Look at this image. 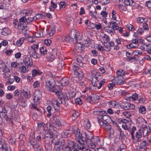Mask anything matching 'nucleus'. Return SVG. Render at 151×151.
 <instances>
[{"label": "nucleus", "instance_id": "09e8293b", "mask_svg": "<svg viewBox=\"0 0 151 151\" xmlns=\"http://www.w3.org/2000/svg\"><path fill=\"white\" fill-rule=\"evenodd\" d=\"M104 43H106L110 40V38L109 36L106 35L104 34L102 37Z\"/></svg>", "mask_w": 151, "mask_h": 151}, {"label": "nucleus", "instance_id": "6ab92c4d", "mask_svg": "<svg viewBox=\"0 0 151 151\" xmlns=\"http://www.w3.org/2000/svg\"><path fill=\"white\" fill-rule=\"evenodd\" d=\"M140 129L143 137H145L147 135L150 133L151 131L150 128L149 127H147L145 128H141Z\"/></svg>", "mask_w": 151, "mask_h": 151}, {"label": "nucleus", "instance_id": "c756f323", "mask_svg": "<svg viewBox=\"0 0 151 151\" xmlns=\"http://www.w3.org/2000/svg\"><path fill=\"white\" fill-rule=\"evenodd\" d=\"M83 124V127L86 129L90 128L91 126L90 121L88 119H86V120H84Z\"/></svg>", "mask_w": 151, "mask_h": 151}, {"label": "nucleus", "instance_id": "4be33fe9", "mask_svg": "<svg viewBox=\"0 0 151 151\" xmlns=\"http://www.w3.org/2000/svg\"><path fill=\"white\" fill-rule=\"evenodd\" d=\"M115 81L117 84L122 85L125 83L123 77H116L115 78Z\"/></svg>", "mask_w": 151, "mask_h": 151}, {"label": "nucleus", "instance_id": "2eb2a0df", "mask_svg": "<svg viewBox=\"0 0 151 151\" xmlns=\"http://www.w3.org/2000/svg\"><path fill=\"white\" fill-rule=\"evenodd\" d=\"M24 62L25 65L28 67H30L33 64L32 58L31 56L27 55L25 56L24 60Z\"/></svg>", "mask_w": 151, "mask_h": 151}, {"label": "nucleus", "instance_id": "338daca9", "mask_svg": "<svg viewBox=\"0 0 151 151\" xmlns=\"http://www.w3.org/2000/svg\"><path fill=\"white\" fill-rule=\"evenodd\" d=\"M122 114L127 118H129L131 116L130 113L128 111H125L122 112Z\"/></svg>", "mask_w": 151, "mask_h": 151}, {"label": "nucleus", "instance_id": "72a5a7b5", "mask_svg": "<svg viewBox=\"0 0 151 151\" xmlns=\"http://www.w3.org/2000/svg\"><path fill=\"white\" fill-rule=\"evenodd\" d=\"M79 116V113L76 111H73L72 112V118L73 120H75Z\"/></svg>", "mask_w": 151, "mask_h": 151}, {"label": "nucleus", "instance_id": "6e6552de", "mask_svg": "<svg viewBox=\"0 0 151 151\" xmlns=\"http://www.w3.org/2000/svg\"><path fill=\"white\" fill-rule=\"evenodd\" d=\"M52 141L54 143L55 149L59 151H60L63 149V146H64V142H60L57 137L52 139Z\"/></svg>", "mask_w": 151, "mask_h": 151}, {"label": "nucleus", "instance_id": "c9c22d12", "mask_svg": "<svg viewBox=\"0 0 151 151\" xmlns=\"http://www.w3.org/2000/svg\"><path fill=\"white\" fill-rule=\"evenodd\" d=\"M74 133L75 134V139L76 141L77 140H80V139H81L82 140V133L81 134L78 130L76 132V133Z\"/></svg>", "mask_w": 151, "mask_h": 151}, {"label": "nucleus", "instance_id": "423d86ee", "mask_svg": "<svg viewBox=\"0 0 151 151\" xmlns=\"http://www.w3.org/2000/svg\"><path fill=\"white\" fill-rule=\"evenodd\" d=\"M64 148L67 151H74L75 144V142L70 140H68L64 142Z\"/></svg>", "mask_w": 151, "mask_h": 151}, {"label": "nucleus", "instance_id": "0eeeda50", "mask_svg": "<svg viewBox=\"0 0 151 151\" xmlns=\"http://www.w3.org/2000/svg\"><path fill=\"white\" fill-rule=\"evenodd\" d=\"M93 136V133L91 132L86 131V132H82V141H84L86 142L92 140Z\"/></svg>", "mask_w": 151, "mask_h": 151}, {"label": "nucleus", "instance_id": "58836bf2", "mask_svg": "<svg viewBox=\"0 0 151 151\" xmlns=\"http://www.w3.org/2000/svg\"><path fill=\"white\" fill-rule=\"evenodd\" d=\"M48 112L47 114V116L49 118L51 116L52 113L53 112V109L50 106H48L46 108Z\"/></svg>", "mask_w": 151, "mask_h": 151}, {"label": "nucleus", "instance_id": "49530a36", "mask_svg": "<svg viewBox=\"0 0 151 151\" xmlns=\"http://www.w3.org/2000/svg\"><path fill=\"white\" fill-rule=\"evenodd\" d=\"M138 111L139 113L142 114H145L146 111V108L144 106H141L139 108Z\"/></svg>", "mask_w": 151, "mask_h": 151}, {"label": "nucleus", "instance_id": "4468645a", "mask_svg": "<svg viewBox=\"0 0 151 151\" xmlns=\"http://www.w3.org/2000/svg\"><path fill=\"white\" fill-rule=\"evenodd\" d=\"M52 51L49 52V55L48 56L49 60L50 62L53 61L56 56L57 52V50L54 48L52 50Z\"/></svg>", "mask_w": 151, "mask_h": 151}, {"label": "nucleus", "instance_id": "052dcab7", "mask_svg": "<svg viewBox=\"0 0 151 151\" xmlns=\"http://www.w3.org/2000/svg\"><path fill=\"white\" fill-rule=\"evenodd\" d=\"M132 43L136 47H138L139 45L138 40L137 37H135L134 39H133Z\"/></svg>", "mask_w": 151, "mask_h": 151}, {"label": "nucleus", "instance_id": "4c0bfd02", "mask_svg": "<svg viewBox=\"0 0 151 151\" xmlns=\"http://www.w3.org/2000/svg\"><path fill=\"white\" fill-rule=\"evenodd\" d=\"M105 31L109 33L114 34L115 32L111 26L106 27L105 28Z\"/></svg>", "mask_w": 151, "mask_h": 151}, {"label": "nucleus", "instance_id": "20e7f679", "mask_svg": "<svg viewBox=\"0 0 151 151\" xmlns=\"http://www.w3.org/2000/svg\"><path fill=\"white\" fill-rule=\"evenodd\" d=\"M72 68L75 75L79 80H81L84 76L82 70L75 63L73 64Z\"/></svg>", "mask_w": 151, "mask_h": 151}, {"label": "nucleus", "instance_id": "c85d7f7f", "mask_svg": "<svg viewBox=\"0 0 151 151\" xmlns=\"http://www.w3.org/2000/svg\"><path fill=\"white\" fill-rule=\"evenodd\" d=\"M32 73L33 77H34L37 76H40L42 74V72L40 70L36 69L33 70Z\"/></svg>", "mask_w": 151, "mask_h": 151}, {"label": "nucleus", "instance_id": "39448f33", "mask_svg": "<svg viewBox=\"0 0 151 151\" xmlns=\"http://www.w3.org/2000/svg\"><path fill=\"white\" fill-rule=\"evenodd\" d=\"M85 58V56H83L80 55H78L76 57V62H74L73 64L75 63L76 65L82 67L84 70H86V67L85 65L86 64L84 63Z\"/></svg>", "mask_w": 151, "mask_h": 151}, {"label": "nucleus", "instance_id": "cd10ccee", "mask_svg": "<svg viewBox=\"0 0 151 151\" xmlns=\"http://www.w3.org/2000/svg\"><path fill=\"white\" fill-rule=\"evenodd\" d=\"M70 130H64L61 133V135L63 137L67 138L70 136Z\"/></svg>", "mask_w": 151, "mask_h": 151}, {"label": "nucleus", "instance_id": "9b49d317", "mask_svg": "<svg viewBox=\"0 0 151 151\" xmlns=\"http://www.w3.org/2000/svg\"><path fill=\"white\" fill-rule=\"evenodd\" d=\"M119 106L120 107L125 110L129 109H133L135 108V106L133 104H131L127 102H123L121 103H120Z\"/></svg>", "mask_w": 151, "mask_h": 151}, {"label": "nucleus", "instance_id": "864d4df0", "mask_svg": "<svg viewBox=\"0 0 151 151\" xmlns=\"http://www.w3.org/2000/svg\"><path fill=\"white\" fill-rule=\"evenodd\" d=\"M91 24L93 25V27H92V29L96 28L97 30H99L101 28L102 26L101 24L100 23H98L96 24L92 23Z\"/></svg>", "mask_w": 151, "mask_h": 151}, {"label": "nucleus", "instance_id": "de8ad7c7", "mask_svg": "<svg viewBox=\"0 0 151 151\" xmlns=\"http://www.w3.org/2000/svg\"><path fill=\"white\" fill-rule=\"evenodd\" d=\"M6 141L1 135H0V148L6 145Z\"/></svg>", "mask_w": 151, "mask_h": 151}, {"label": "nucleus", "instance_id": "6e6d98bb", "mask_svg": "<svg viewBox=\"0 0 151 151\" xmlns=\"http://www.w3.org/2000/svg\"><path fill=\"white\" fill-rule=\"evenodd\" d=\"M1 151H11V150L8 145H5L1 148Z\"/></svg>", "mask_w": 151, "mask_h": 151}, {"label": "nucleus", "instance_id": "69168bd1", "mask_svg": "<svg viewBox=\"0 0 151 151\" xmlns=\"http://www.w3.org/2000/svg\"><path fill=\"white\" fill-rule=\"evenodd\" d=\"M98 122L101 127L104 128L106 124V123L104 122V121L98 119Z\"/></svg>", "mask_w": 151, "mask_h": 151}, {"label": "nucleus", "instance_id": "393cba45", "mask_svg": "<svg viewBox=\"0 0 151 151\" xmlns=\"http://www.w3.org/2000/svg\"><path fill=\"white\" fill-rule=\"evenodd\" d=\"M149 145L148 142L144 140L140 142L139 145V147L141 149L145 150L147 149V147Z\"/></svg>", "mask_w": 151, "mask_h": 151}, {"label": "nucleus", "instance_id": "bf43d9fd", "mask_svg": "<svg viewBox=\"0 0 151 151\" xmlns=\"http://www.w3.org/2000/svg\"><path fill=\"white\" fill-rule=\"evenodd\" d=\"M133 2V0H125L124 2V3L126 6H128L132 5Z\"/></svg>", "mask_w": 151, "mask_h": 151}, {"label": "nucleus", "instance_id": "79ce46f5", "mask_svg": "<svg viewBox=\"0 0 151 151\" xmlns=\"http://www.w3.org/2000/svg\"><path fill=\"white\" fill-rule=\"evenodd\" d=\"M32 13V10L31 9H27L23 11V14L25 16H30Z\"/></svg>", "mask_w": 151, "mask_h": 151}, {"label": "nucleus", "instance_id": "1a4fd4ad", "mask_svg": "<svg viewBox=\"0 0 151 151\" xmlns=\"http://www.w3.org/2000/svg\"><path fill=\"white\" fill-rule=\"evenodd\" d=\"M98 113V119L102 120L107 122L109 117L107 115V114L104 111L101 110L97 111Z\"/></svg>", "mask_w": 151, "mask_h": 151}, {"label": "nucleus", "instance_id": "5fc2aeb1", "mask_svg": "<svg viewBox=\"0 0 151 151\" xmlns=\"http://www.w3.org/2000/svg\"><path fill=\"white\" fill-rule=\"evenodd\" d=\"M116 22L110 23V26H111L113 29L115 31L116 30L118 29L119 28V27L115 24Z\"/></svg>", "mask_w": 151, "mask_h": 151}, {"label": "nucleus", "instance_id": "f257e3e1", "mask_svg": "<svg viewBox=\"0 0 151 151\" xmlns=\"http://www.w3.org/2000/svg\"><path fill=\"white\" fill-rule=\"evenodd\" d=\"M41 97L42 93L41 92L38 91L37 93H35L34 94L33 99V103H32L31 104L32 108L39 111L40 110L37 108V106L40 103Z\"/></svg>", "mask_w": 151, "mask_h": 151}, {"label": "nucleus", "instance_id": "9d476101", "mask_svg": "<svg viewBox=\"0 0 151 151\" xmlns=\"http://www.w3.org/2000/svg\"><path fill=\"white\" fill-rule=\"evenodd\" d=\"M136 123L137 125L142 128H145L147 127V121L142 117H139L136 120Z\"/></svg>", "mask_w": 151, "mask_h": 151}, {"label": "nucleus", "instance_id": "774afa93", "mask_svg": "<svg viewBox=\"0 0 151 151\" xmlns=\"http://www.w3.org/2000/svg\"><path fill=\"white\" fill-rule=\"evenodd\" d=\"M40 85V82L39 81H36L34 83L33 87L34 88H38Z\"/></svg>", "mask_w": 151, "mask_h": 151}, {"label": "nucleus", "instance_id": "a211bd4d", "mask_svg": "<svg viewBox=\"0 0 151 151\" xmlns=\"http://www.w3.org/2000/svg\"><path fill=\"white\" fill-rule=\"evenodd\" d=\"M29 143L32 147L35 149L39 148L41 146L40 142L37 141V140L35 139H32L29 141Z\"/></svg>", "mask_w": 151, "mask_h": 151}, {"label": "nucleus", "instance_id": "37998d69", "mask_svg": "<svg viewBox=\"0 0 151 151\" xmlns=\"http://www.w3.org/2000/svg\"><path fill=\"white\" fill-rule=\"evenodd\" d=\"M134 130H132L131 132V137L132 140V142L134 143H137V142L138 141V140H136L135 137L134 136Z\"/></svg>", "mask_w": 151, "mask_h": 151}, {"label": "nucleus", "instance_id": "e433bc0d", "mask_svg": "<svg viewBox=\"0 0 151 151\" xmlns=\"http://www.w3.org/2000/svg\"><path fill=\"white\" fill-rule=\"evenodd\" d=\"M76 81L78 83L79 85L82 88H84L86 87V82L85 80H80V81L77 80Z\"/></svg>", "mask_w": 151, "mask_h": 151}, {"label": "nucleus", "instance_id": "680f3d73", "mask_svg": "<svg viewBox=\"0 0 151 151\" xmlns=\"http://www.w3.org/2000/svg\"><path fill=\"white\" fill-rule=\"evenodd\" d=\"M138 98V95L136 93H134L133 94L131 97H129L130 100L134 101L136 100Z\"/></svg>", "mask_w": 151, "mask_h": 151}, {"label": "nucleus", "instance_id": "8fccbe9b", "mask_svg": "<svg viewBox=\"0 0 151 151\" xmlns=\"http://www.w3.org/2000/svg\"><path fill=\"white\" fill-rule=\"evenodd\" d=\"M24 38V37L20 38L16 42V45L18 46H20L23 43Z\"/></svg>", "mask_w": 151, "mask_h": 151}, {"label": "nucleus", "instance_id": "412c9836", "mask_svg": "<svg viewBox=\"0 0 151 151\" xmlns=\"http://www.w3.org/2000/svg\"><path fill=\"white\" fill-rule=\"evenodd\" d=\"M84 141L80 140H77V142H78L77 145V147L78 149L81 150L85 149L86 146L84 143Z\"/></svg>", "mask_w": 151, "mask_h": 151}, {"label": "nucleus", "instance_id": "a19ab883", "mask_svg": "<svg viewBox=\"0 0 151 151\" xmlns=\"http://www.w3.org/2000/svg\"><path fill=\"white\" fill-rule=\"evenodd\" d=\"M75 46L77 48L80 50H83L84 49V46L80 42H77L75 44Z\"/></svg>", "mask_w": 151, "mask_h": 151}, {"label": "nucleus", "instance_id": "a18cd8bd", "mask_svg": "<svg viewBox=\"0 0 151 151\" xmlns=\"http://www.w3.org/2000/svg\"><path fill=\"white\" fill-rule=\"evenodd\" d=\"M124 71L120 69L118 70L116 72L117 77H123L124 75Z\"/></svg>", "mask_w": 151, "mask_h": 151}, {"label": "nucleus", "instance_id": "7ed1b4c3", "mask_svg": "<svg viewBox=\"0 0 151 151\" xmlns=\"http://www.w3.org/2000/svg\"><path fill=\"white\" fill-rule=\"evenodd\" d=\"M54 80L51 77L48 78L45 82L46 88L50 92H54L55 90V87L54 86Z\"/></svg>", "mask_w": 151, "mask_h": 151}, {"label": "nucleus", "instance_id": "3c124183", "mask_svg": "<svg viewBox=\"0 0 151 151\" xmlns=\"http://www.w3.org/2000/svg\"><path fill=\"white\" fill-rule=\"evenodd\" d=\"M149 22L145 23L143 24H141L142 27V28L145 31H148L149 29Z\"/></svg>", "mask_w": 151, "mask_h": 151}, {"label": "nucleus", "instance_id": "aec40b11", "mask_svg": "<svg viewBox=\"0 0 151 151\" xmlns=\"http://www.w3.org/2000/svg\"><path fill=\"white\" fill-rule=\"evenodd\" d=\"M120 103L116 102L115 101H109L108 102V104L111 108H118L119 106Z\"/></svg>", "mask_w": 151, "mask_h": 151}, {"label": "nucleus", "instance_id": "bb28decb", "mask_svg": "<svg viewBox=\"0 0 151 151\" xmlns=\"http://www.w3.org/2000/svg\"><path fill=\"white\" fill-rule=\"evenodd\" d=\"M21 96L23 98L29 99L31 96L30 92L23 91L21 92Z\"/></svg>", "mask_w": 151, "mask_h": 151}, {"label": "nucleus", "instance_id": "ddd939ff", "mask_svg": "<svg viewBox=\"0 0 151 151\" xmlns=\"http://www.w3.org/2000/svg\"><path fill=\"white\" fill-rule=\"evenodd\" d=\"M57 116L56 114L52 116L51 118L53 121V123L55 124V128L59 129L61 128L62 126L60 120L57 118Z\"/></svg>", "mask_w": 151, "mask_h": 151}, {"label": "nucleus", "instance_id": "dca6fc26", "mask_svg": "<svg viewBox=\"0 0 151 151\" xmlns=\"http://www.w3.org/2000/svg\"><path fill=\"white\" fill-rule=\"evenodd\" d=\"M26 17L25 16H23L19 19V22L18 25V29H21V27L26 25Z\"/></svg>", "mask_w": 151, "mask_h": 151}, {"label": "nucleus", "instance_id": "2f4dec72", "mask_svg": "<svg viewBox=\"0 0 151 151\" xmlns=\"http://www.w3.org/2000/svg\"><path fill=\"white\" fill-rule=\"evenodd\" d=\"M86 143L88 147L90 148L93 149L96 147V145L92 140L87 141Z\"/></svg>", "mask_w": 151, "mask_h": 151}, {"label": "nucleus", "instance_id": "f03ea898", "mask_svg": "<svg viewBox=\"0 0 151 151\" xmlns=\"http://www.w3.org/2000/svg\"><path fill=\"white\" fill-rule=\"evenodd\" d=\"M38 48L39 45L38 44H34L29 47V50L30 55L35 58H38L39 57V54L37 53Z\"/></svg>", "mask_w": 151, "mask_h": 151}, {"label": "nucleus", "instance_id": "b1692460", "mask_svg": "<svg viewBox=\"0 0 151 151\" xmlns=\"http://www.w3.org/2000/svg\"><path fill=\"white\" fill-rule=\"evenodd\" d=\"M135 136L136 140H138V141H137V143L141 141V139L140 138L142 137H143V136L140 129H139L138 131L136 132Z\"/></svg>", "mask_w": 151, "mask_h": 151}, {"label": "nucleus", "instance_id": "473e14b6", "mask_svg": "<svg viewBox=\"0 0 151 151\" xmlns=\"http://www.w3.org/2000/svg\"><path fill=\"white\" fill-rule=\"evenodd\" d=\"M92 141L94 143L95 145H97L98 146L101 145V144L100 142V140L99 137H93L92 139Z\"/></svg>", "mask_w": 151, "mask_h": 151}, {"label": "nucleus", "instance_id": "7c9ffc66", "mask_svg": "<svg viewBox=\"0 0 151 151\" xmlns=\"http://www.w3.org/2000/svg\"><path fill=\"white\" fill-rule=\"evenodd\" d=\"M61 83L62 86H67L69 83V81L68 79L66 77L63 78L61 80Z\"/></svg>", "mask_w": 151, "mask_h": 151}, {"label": "nucleus", "instance_id": "f8f14e48", "mask_svg": "<svg viewBox=\"0 0 151 151\" xmlns=\"http://www.w3.org/2000/svg\"><path fill=\"white\" fill-rule=\"evenodd\" d=\"M8 70L7 66L5 63L2 60H0V73L6 76Z\"/></svg>", "mask_w": 151, "mask_h": 151}, {"label": "nucleus", "instance_id": "f704fd0d", "mask_svg": "<svg viewBox=\"0 0 151 151\" xmlns=\"http://www.w3.org/2000/svg\"><path fill=\"white\" fill-rule=\"evenodd\" d=\"M62 40L64 42H69L73 40V39L70 36L67 35L63 37Z\"/></svg>", "mask_w": 151, "mask_h": 151}, {"label": "nucleus", "instance_id": "ea45409f", "mask_svg": "<svg viewBox=\"0 0 151 151\" xmlns=\"http://www.w3.org/2000/svg\"><path fill=\"white\" fill-rule=\"evenodd\" d=\"M39 52L41 55H44L47 53V50L45 47L42 46L39 49Z\"/></svg>", "mask_w": 151, "mask_h": 151}, {"label": "nucleus", "instance_id": "13d9d810", "mask_svg": "<svg viewBox=\"0 0 151 151\" xmlns=\"http://www.w3.org/2000/svg\"><path fill=\"white\" fill-rule=\"evenodd\" d=\"M53 137V135L52 132L47 133L45 134L44 136V138L46 139L47 138L50 140V139Z\"/></svg>", "mask_w": 151, "mask_h": 151}, {"label": "nucleus", "instance_id": "603ef678", "mask_svg": "<svg viewBox=\"0 0 151 151\" xmlns=\"http://www.w3.org/2000/svg\"><path fill=\"white\" fill-rule=\"evenodd\" d=\"M21 28L22 29H19L22 30V32L26 35V34H28L27 32L28 31L27 27V25L21 27Z\"/></svg>", "mask_w": 151, "mask_h": 151}, {"label": "nucleus", "instance_id": "e2e57ef3", "mask_svg": "<svg viewBox=\"0 0 151 151\" xmlns=\"http://www.w3.org/2000/svg\"><path fill=\"white\" fill-rule=\"evenodd\" d=\"M126 148V146L124 144H121L118 147V151H122V150L125 149Z\"/></svg>", "mask_w": 151, "mask_h": 151}, {"label": "nucleus", "instance_id": "a878e982", "mask_svg": "<svg viewBox=\"0 0 151 151\" xmlns=\"http://www.w3.org/2000/svg\"><path fill=\"white\" fill-rule=\"evenodd\" d=\"M149 19L147 18L139 17L137 19L138 22L140 23V25L149 22Z\"/></svg>", "mask_w": 151, "mask_h": 151}, {"label": "nucleus", "instance_id": "f3484780", "mask_svg": "<svg viewBox=\"0 0 151 151\" xmlns=\"http://www.w3.org/2000/svg\"><path fill=\"white\" fill-rule=\"evenodd\" d=\"M51 30H52V32H48L47 29L45 30L44 28L43 29L42 28L40 29V32L42 33V35L43 36L49 35L50 36H51L52 35H53V34L55 33V29H52Z\"/></svg>", "mask_w": 151, "mask_h": 151}, {"label": "nucleus", "instance_id": "4d7b16f0", "mask_svg": "<svg viewBox=\"0 0 151 151\" xmlns=\"http://www.w3.org/2000/svg\"><path fill=\"white\" fill-rule=\"evenodd\" d=\"M28 70V68H26L25 66L24 65L19 67V71L21 73H25Z\"/></svg>", "mask_w": 151, "mask_h": 151}, {"label": "nucleus", "instance_id": "c03bdc74", "mask_svg": "<svg viewBox=\"0 0 151 151\" xmlns=\"http://www.w3.org/2000/svg\"><path fill=\"white\" fill-rule=\"evenodd\" d=\"M10 31L9 30V29L7 28H4L1 30V33L2 35L6 36L8 34H9Z\"/></svg>", "mask_w": 151, "mask_h": 151}, {"label": "nucleus", "instance_id": "5701e85b", "mask_svg": "<svg viewBox=\"0 0 151 151\" xmlns=\"http://www.w3.org/2000/svg\"><path fill=\"white\" fill-rule=\"evenodd\" d=\"M60 103L56 99L53 100L52 103V105L55 110H57L60 109Z\"/></svg>", "mask_w": 151, "mask_h": 151}, {"label": "nucleus", "instance_id": "0e129e2a", "mask_svg": "<svg viewBox=\"0 0 151 151\" xmlns=\"http://www.w3.org/2000/svg\"><path fill=\"white\" fill-rule=\"evenodd\" d=\"M34 20V17H28L26 18V22L27 24L31 23L33 20Z\"/></svg>", "mask_w": 151, "mask_h": 151}]
</instances>
